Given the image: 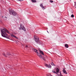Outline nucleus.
Wrapping results in <instances>:
<instances>
[{"mask_svg": "<svg viewBox=\"0 0 76 76\" xmlns=\"http://www.w3.org/2000/svg\"><path fill=\"white\" fill-rule=\"evenodd\" d=\"M6 32L8 34H10V32H9V31L7 30V29L6 28L2 29L1 30V35H8L7 34H6Z\"/></svg>", "mask_w": 76, "mask_h": 76, "instance_id": "1", "label": "nucleus"}, {"mask_svg": "<svg viewBox=\"0 0 76 76\" xmlns=\"http://www.w3.org/2000/svg\"><path fill=\"white\" fill-rule=\"evenodd\" d=\"M33 50L35 52V53H37V56H38L39 57V58H40L41 59V60H43L44 61H45V57L44 56H42L41 54L40 53H38L37 50L34 49H33Z\"/></svg>", "mask_w": 76, "mask_h": 76, "instance_id": "2", "label": "nucleus"}, {"mask_svg": "<svg viewBox=\"0 0 76 76\" xmlns=\"http://www.w3.org/2000/svg\"><path fill=\"white\" fill-rule=\"evenodd\" d=\"M10 15H12L14 16H16L17 13L14 10L10 11Z\"/></svg>", "mask_w": 76, "mask_h": 76, "instance_id": "3", "label": "nucleus"}, {"mask_svg": "<svg viewBox=\"0 0 76 76\" xmlns=\"http://www.w3.org/2000/svg\"><path fill=\"white\" fill-rule=\"evenodd\" d=\"M56 71H54V70H53L52 71V73H55V74H57L59 72V71H60V70L58 68H56Z\"/></svg>", "mask_w": 76, "mask_h": 76, "instance_id": "4", "label": "nucleus"}, {"mask_svg": "<svg viewBox=\"0 0 76 76\" xmlns=\"http://www.w3.org/2000/svg\"><path fill=\"white\" fill-rule=\"evenodd\" d=\"M19 29H20L21 30H23L24 31H26V29H25V27H24V26H23L22 24H20V27Z\"/></svg>", "mask_w": 76, "mask_h": 76, "instance_id": "5", "label": "nucleus"}, {"mask_svg": "<svg viewBox=\"0 0 76 76\" xmlns=\"http://www.w3.org/2000/svg\"><path fill=\"white\" fill-rule=\"evenodd\" d=\"M34 39L36 42H39V38L38 37L34 36Z\"/></svg>", "mask_w": 76, "mask_h": 76, "instance_id": "6", "label": "nucleus"}, {"mask_svg": "<svg viewBox=\"0 0 76 76\" xmlns=\"http://www.w3.org/2000/svg\"><path fill=\"white\" fill-rule=\"evenodd\" d=\"M2 54L3 56H4L5 57H8L9 56H10V54H9V52L7 53L6 55L5 54V53H3Z\"/></svg>", "mask_w": 76, "mask_h": 76, "instance_id": "7", "label": "nucleus"}, {"mask_svg": "<svg viewBox=\"0 0 76 76\" xmlns=\"http://www.w3.org/2000/svg\"><path fill=\"white\" fill-rule=\"evenodd\" d=\"M2 36L3 37H4L5 38H6L7 39H10L9 38V37H10V36H9L8 37H7V35H2Z\"/></svg>", "mask_w": 76, "mask_h": 76, "instance_id": "8", "label": "nucleus"}, {"mask_svg": "<svg viewBox=\"0 0 76 76\" xmlns=\"http://www.w3.org/2000/svg\"><path fill=\"white\" fill-rule=\"evenodd\" d=\"M10 35L12 38H16V39H18V37H16V36L13 35V34H11Z\"/></svg>", "mask_w": 76, "mask_h": 76, "instance_id": "9", "label": "nucleus"}, {"mask_svg": "<svg viewBox=\"0 0 76 76\" xmlns=\"http://www.w3.org/2000/svg\"><path fill=\"white\" fill-rule=\"evenodd\" d=\"M45 66L47 67L48 68H51V65H48L47 64H46L45 65Z\"/></svg>", "mask_w": 76, "mask_h": 76, "instance_id": "10", "label": "nucleus"}, {"mask_svg": "<svg viewBox=\"0 0 76 76\" xmlns=\"http://www.w3.org/2000/svg\"><path fill=\"white\" fill-rule=\"evenodd\" d=\"M40 7H42V9H43V10H45V7H44V6H43V5H42V4H41L40 5Z\"/></svg>", "mask_w": 76, "mask_h": 76, "instance_id": "11", "label": "nucleus"}, {"mask_svg": "<svg viewBox=\"0 0 76 76\" xmlns=\"http://www.w3.org/2000/svg\"><path fill=\"white\" fill-rule=\"evenodd\" d=\"M63 72L65 74H67V73L66 72V71L65 70V69L64 68L63 70Z\"/></svg>", "mask_w": 76, "mask_h": 76, "instance_id": "12", "label": "nucleus"}, {"mask_svg": "<svg viewBox=\"0 0 76 76\" xmlns=\"http://www.w3.org/2000/svg\"><path fill=\"white\" fill-rule=\"evenodd\" d=\"M39 51L40 53H41V54H42L43 56L44 55V53H43V52L41 50H39Z\"/></svg>", "mask_w": 76, "mask_h": 76, "instance_id": "13", "label": "nucleus"}, {"mask_svg": "<svg viewBox=\"0 0 76 76\" xmlns=\"http://www.w3.org/2000/svg\"><path fill=\"white\" fill-rule=\"evenodd\" d=\"M56 76H63V75H61V72H60L59 74H58Z\"/></svg>", "mask_w": 76, "mask_h": 76, "instance_id": "14", "label": "nucleus"}, {"mask_svg": "<svg viewBox=\"0 0 76 76\" xmlns=\"http://www.w3.org/2000/svg\"><path fill=\"white\" fill-rule=\"evenodd\" d=\"M65 47L66 48H69V46L68 45L66 44L65 45Z\"/></svg>", "mask_w": 76, "mask_h": 76, "instance_id": "15", "label": "nucleus"}, {"mask_svg": "<svg viewBox=\"0 0 76 76\" xmlns=\"http://www.w3.org/2000/svg\"><path fill=\"white\" fill-rule=\"evenodd\" d=\"M51 64L52 66H56V65L54 64L53 62H52Z\"/></svg>", "mask_w": 76, "mask_h": 76, "instance_id": "16", "label": "nucleus"}, {"mask_svg": "<svg viewBox=\"0 0 76 76\" xmlns=\"http://www.w3.org/2000/svg\"><path fill=\"white\" fill-rule=\"evenodd\" d=\"M31 1H32L33 3H35L37 1L36 0H31Z\"/></svg>", "mask_w": 76, "mask_h": 76, "instance_id": "17", "label": "nucleus"}, {"mask_svg": "<svg viewBox=\"0 0 76 76\" xmlns=\"http://www.w3.org/2000/svg\"><path fill=\"white\" fill-rule=\"evenodd\" d=\"M71 18H74V15L73 14H72L71 15Z\"/></svg>", "mask_w": 76, "mask_h": 76, "instance_id": "18", "label": "nucleus"}, {"mask_svg": "<svg viewBox=\"0 0 76 76\" xmlns=\"http://www.w3.org/2000/svg\"><path fill=\"white\" fill-rule=\"evenodd\" d=\"M23 0H17V1H23Z\"/></svg>", "mask_w": 76, "mask_h": 76, "instance_id": "19", "label": "nucleus"}, {"mask_svg": "<svg viewBox=\"0 0 76 76\" xmlns=\"http://www.w3.org/2000/svg\"><path fill=\"white\" fill-rule=\"evenodd\" d=\"M47 76H53L52 75H51L50 74H49Z\"/></svg>", "mask_w": 76, "mask_h": 76, "instance_id": "20", "label": "nucleus"}, {"mask_svg": "<svg viewBox=\"0 0 76 76\" xmlns=\"http://www.w3.org/2000/svg\"><path fill=\"white\" fill-rule=\"evenodd\" d=\"M50 3H53V1H51V0H50Z\"/></svg>", "mask_w": 76, "mask_h": 76, "instance_id": "21", "label": "nucleus"}, {"mask_svg": "<svg viewBox=\"0 0 76 76\" xmlns=\"http://www.w3.org/2000/svg\"><path fill=\"white\" fill-rule=\"evenodd\" d=\"M26 48H28V45H26Z\"/></svg>", "mask_w": 76, "mask_h": 76, "instance_id": "22", "label": "nucleus"}, {"mask_svg": "<svg viewBox=\"0 0 76 76\" xmlns=\"http://www.w3.org/2000/svg\"><path fill=\"white\" fill-rule=\"evenodd\" d=\"M75 6H76V2H75Z\"/></svg>", "mask_w": 76, "mask_h": 76, "instance_id": "23", "label": "nucleus"}, {"mask_svg": "<svg viewBox=\"0 0 76 76\" xmlns=\"http://www.w3.org/2000/svg\"><path fill=\"white\" fill-rule=\"evenodd\" d=\"M10 39V40H12V41H13V39Z\"/></svg>", "mask_w": 76, "mask_h": 76, "instance_id": "24", "label": "nucleus"}, {"mask_svg": "<svg viewBox=\"0 0 76 76\" xmlns=\"http://www.w3.org/2000/svg\"><path fill=\"white\" fill-rule=\"evenodd\" d=\"M2 18H3V17L2 16Z\"/></svg>", "mask_w": 76, "mask_h": 76, "instance_id": "25", "label": "nucleus"}, {"mask_svg": "<svg viewBox=\"0 0 76 76\" xmlns=\"http://www.w3.org/2000/svg\"><path fill=\"white\" fill-rule=\"evenodd\" d=\"M5 18H6V17H5Z\"/></svg>", "mask_w": 76, "mask_h": 76, "instance_id": "26", "label": "nucleus"}, {"mask_svg": "<svg viewBox=\"0 0 76 76\" xmlns=\"http://www.w3.org/2000/svg\"><path fill=\"white\" fill-rule=\"evenodd\" d=\"M75 8H76V7H75Z\"/></svg>", "mask_w": 76, "mask_h": 76, "instance_id": "27", "label": "nucleus"}]
</instances>
